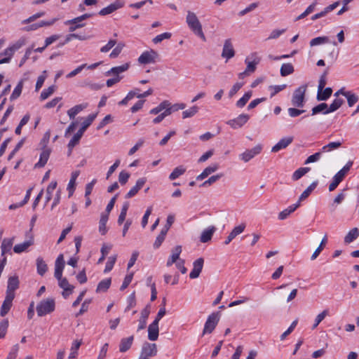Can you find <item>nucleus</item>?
I'll return each mask as SVG.
<instances>
[{
  "label": "nucleus",
  "instance_id": "obj_1",
  "mask_svg": "<svg viewBox=\"0 0 359 359\" xmlns=\"http://www.w3.org/2000/svg\"><path fill=\"white\" fill-rule=\"evenodd\" d=\"M97 113L90 114L82 123L81 128L77 131V133L72 137L68 143L69 154L72 153V149L79 142L83 133L92 124L93 121L97 116Z\"/></svg>",
  "mask_w": 359,
  "mask_h": 359
},
{
  "label": "nucleus",
  "instance_id": "obj_2",
  "mask_svg": "<svg viewBox=\"0 0 359 359\" xmlns=\"http://www.w3.org/2000/svg\"><path fill=\"white\" fill-rule=\"evenodd\" d=\"M186 22L190 29H191L196 35H198L203 41H205V36L203 32L202 25L200 21L198 20L196 15L194 12H187Z\"/></svg>",
  "mask_w": 359,
  "mask_h": 359
},
{
  "label": "nucleus",
  "instance_id": "obj_3",
  "mask_svg": "<svg viewBox=\"0 0 359 359\" xmlns=\"http://www.w3.org/2000/svg\"><path fill=\"white\" fill-rule=\"evenodd\" d=\"M55 302L54 299L48 298L41 301L36 306L37 315L40 317L54 311Z\"/></svg>",
  "mask_w": 359,
  "mask_h": 359
},
{
  "label": "nucleus",
  "instance_id": "obj_4",
  "mask_svg": "<svg viewBox=\"0 0 359 359\" xmlns=\"http://www.w3.org/2000/svg\"><path fill=\"white\" fill-rule=\"evenodd\" d=\"M306 86L302 85L297 88L292 97V104L296 107H303L305 103V93Z\"/></svg>",
  "mask_w": 359,
  "mask_h": 359
},
{
  "label": "nucleus",
  "instance_id": "obj_5",
  "mask_svg": "<svg viewBox=\"0 0 359 359\" xmlns=\"http://www.w3.org/2000/svg\"><path fill=\"white\" fill-rule=\"evenodd\" d=\"M219 312H214L208 317L203 330V335L213 332L219 320Z\"/></svg>",
  "mask_w": 359,
  "mask_h": 359
},
{
  "label": "nucleus",
  "instance_id": "obj_6",
  "mask_svg": "<svg viewBox=\"0 0 359 359\" xmlns=\"http://www.w3.org/2000/svg\"><path fill=\"white\" fill-rule=\"evenodd\" d=\"M158 57V53L156 50L151 49L150 50L143 52L139 57L138 62L143 65L154 63Z\"/></svg>",
  "mask_w": 359,
  "mask_h": 359
},
{
  "label": "nucleus",
  "instance_id": "obj_7",
  "mask_svg": "<svg viewBox=\"0 0 359 359\" xmlns=\"http://www.w3.org/2000/svg\"><path fill=\"white\" fill-rule=\"evenodd\" d=\"M262 149V147L260 144L255 146V147L248 149L243 153L239 155V158L241 160L244 162H248L252 158H253L255 156L258 155Z\"/></svg>",
  "mask_w": 359,
  "mask_h": 359
},
{
  "label": "nucleus",
  "instance_id": "obj_8",
  "mask_svg": "<svg viewBox=\"0 0 359 359\" xmlns=\"http://www.w3.org/2000/svg\"><path fill=\"white\" fill-rule=\"evenodd\" d=\"M260 62V57H258L257 53H252L250 56L246 57L245 60L247 67L245 70L250 74L252 73L256 70V66Z\"/></svg>",
  "mask_w": 359,
  "mask_h": 359
},
{
  "label": "nucleus",
  "instance_id": "obj_9",
  "mask_svg": "<svg viewBox=\"0 0 359 359\" xmlns=\"http://www.w3.org/2000/svg\"><path fill=\"white\" fill-rule=\"evenodd\" d=\"M235 55V50L231 39H226L224 43V46L222 52V57L226 58L227 62L229 59L233 57Z\"/></svg>",
  "mask_w": 359,
  "mask_h": 359
},
{
  "label": "nucleus",
  "instance_id": "obj_10",
  "mask_svg": "<svg viewBox=\"0 0 359 359\" xmlns=\"http://www.w3.org/2000/svg\"><path fill=\"white\" fill-rule=\"evenodd\" d=\"M250 116L248 114H240L237 118L229 120L226 124L230 126L232 128L236 129L242 127L249 120Z\"/></svg>",
  "mask_w": 359,
  "mask_h": 359
},
{
  "label": "nucleus",
  "instance_id": "obj_11",
  "mask_svg": "<svg viewBox=\"0 0 359 359\" xmlns=\"http://www.w3.org/2000/svg\"><path fill=\"white\" fill-rule=\"evenodd\" d=\"M19 280L18 277L16 276L9 277L8 280L7 289L6 292V294L11 295L12 297L15 296V291L19 287Z\"/></svg>",
  "mask_w": 359,
  "mask_h": 359
},
{
  "label": "nucleus",
  "instance_id": "obj_12",
  "mask_svg": "<svg viewBox=\"0 0 359 359\" xmlns=\"http://www.w3.org/2000/svg\"><path fill=\"white\" fill-rule=\"evenodd\" d=\"M124 2L121 0H116L113 4H111L108 6L101 9L99 12V15H106L110 14L118 8H121L123 6Z\"/></svg>",
  "mask_w": 359,
  "mask_h": 359
},
{
  "label": "nucleus",
  "instance_id": "obj_13",
  "mask_svg": "<svg viewBox=\"0 0 359 359\" xmlns=\"http://www.w3.org/2000/svg\"><path fill=\"white\" fill-rule=\"evenodd\" d=\"M204 260L200 257L194 261L193 264V269L189 273V277L191 279L196 278L199 276L203 266Z\"/></svg>",
  "mask_w": 359,
  "mask_h": 359
},
{
  "label": "nucleus",
  "instance_id": "obj_14",
  "mask_svg": "<svg viewBox=\"0 0 359 359\" xmlns=\"http://www.w3.org/2000/svg\"><path fill=\"white\" fill-rule=\"evenodd\" d=\"M151 312V305L147 304L145 308L141 311V316L139 320V325L137 328V331L143 330L146 327L147 325V320Z\"/></svg>",
  "mask_w": 359,
  "mask_h": 359
},
{
  "label": "nucleus",
  "instance_id": "obj_15",
  "mask_svg": "<svg viewBox=\"0 0 359 359\" xmlns=\"http://www.w3.org/2000/svg\"><path fill=\"white\" fill-rule=\"evenodd\" d=\"M141 353L149 358L155 356L157 353V347L156 344H150L148 342L144 343Z\"/></svg>",
  "mask_w": 359,
  "mask_h": 359
},
{
  "label": "nucleus",
  "instance_id": "obj_16",
  "mask_svg": "<svg viewBox=\"0 0 359 359\" xmlns=\"http://www.w3.org/2000/svg\"><path fill=\"white\" fill-rule=\"evenodd\" d=\"M146 182L147 179L145 177L139 178L136 182V184L126 194V198H130L135 196L143 187Z\"/></svg>",
  "mask_w": 359,
  "mask_h": 359
},
{
  "label": "nucleus",
  "instance_id": "obj_17",
  "mask_svg": "<svg viewBox=\"0 0 359 359\" xmlns=\"http://www.w3.org/2000/svg\"><path fill=\"white\" fill-rule=\"evenodd\" d=\"M14 297H12L11 295L6 294V297L4 301L3 302V304L1 306L0 310V316L1 317L5 316L10 311L12 305H13V300L14 299Z\"/></svg>",
  "mask_w": 359,
  "mask_h": 359
},
{
  "label": "nucleus",
  "instance_id": "obj_18",
  "mask_svg": "<svg viewBox=\"0 0 359 359\" xmlns=\"http://www.w3.org/2000/svg\"><path fill=\"white\" fill-rule=\"evenodd\" d=\"M293 141L292 137H287L282 138L271 149L272 152H278L281 149H285Z\"/></svg>",
  "mask_w": 359,
  "mask_h": 359
},
{
  "label": "nucleus",
  "instance_id": "obj_19",
  "mask_svg": "<svg viewBox=\"0 0 359 359\" xmlns=\"http://www.w3.org/2000/svg\"><path fill=\"white\" fill-rule=\"evenodd\" d=\"M51 150L49 148H43L40 154L39 161L34 165L35 168H43L46 164L50 154Z\"/></svg>",
  "mask_w": 359,
  "mask_h": 359
},
{
  "label": "nucleus",
  "instance_id": "obj_20",
  "mask_svg": "<svg viewBox=\"0 0 359 359\" xmlns=\"http://www.w3.org/2000/svg\"><path fill=\"white\" fill-rule=\"evenodd\" d=\"M130 67L128 63H125L121 66L114 67L107 71L105 74L106 76L113 75L114 76H121L120 74L127 71Z\"/></svg>",
  "mask_w": 359,
  "mask_h": 359
},
{
  "label": "nucleus",
  "instance_id": "obj_21",
  "mask_svg": "<svg viewBox=\"0 0 359 359\" xmlns=\"http://www.w3.org/2000/svg\"><path fill=\"white\" fill-rule=\"evenodd\" d=\"M182 252V246L177 245L172 250V255L167 261L166 266H170L180 259V255Z\"/></svg>",
  "mask_w": 359,
  "mask_h": 359
},
{
  "label": "nucleus",
  "instance_id": "obj_22",
  "mask_svg": "<svg viewBox=\"0 0 359 359\" xmlns=\"http://www.w3.org/2000/svg\"><path fill=\"white\" fill-rule=\"evenodd\" d=\"M215 231L216 228L214 226H209L208 229L203 230L200 237V241L201 243L210 241Z\"/></svg>",
  "mask_w": 359,
  "mask_h": 359
},
{
  "label": "nucleus",
  "instance_id": "obj_23",
  "mask_svg": "<svg viewBox=\"0 0 359 359\" xmlns=\"http://www.w3.org/2000/svg\"><path fill=\"white\" fill-rule=\"evenodd\" d=\"M219 165L217 163L212 164L205 168L203 171L196 177V180H203L212 172L217 170Z\"/></svg>",
  "mask_w": 359,
  "mask_h": 359
},
{
  "label": "nucleus",
  "instance_id": "obj_24",
  "mask_svg": "<svg viewBox=\"0 0 359 359\" xmlns=\"http://www.w3.org/2000/svg\"><path fill=\"white\" fill-rule=\"evenodd\" d=\"M34 244V240L31 238L29 240L26 241L22 243L17 244L13 248V251L15 253H21L25 252L28 248Z\"/></svg>",
  "mask_w": 359,
  "mask_h": 359
},
{
  "label": "nucleus",
  "instance_id": "obj_25",
  "mask_svg": "<svg viewBox=\"0 0 359 359\" xmlns=\"http://www.w3.org/2000/svg\"><path fill=\"white\" fill-rule=\"evenodd\" d=\"M134 337L133 336H130L127 338H123L119 344V351L120 352L124 353L128 351L133 342Z\"/></svg>",
  "mask_w": 359,
  "mask_h": 359
},
{
  "label": "nucleus",
  "instance_id": "obj_26",
  "mask_svg": "<svg viewBox=\"0 0 359 359\" xmlns=\"http://www.w3.org/2000/svg\"><path fill=\"white\" fill-rule=\"evenodd\" d=\"M88 107L87 103H83L80 104H77L70 109L67 111V114L70 119H74L75 116L80 113L81 111H83L84 109H86Z\"/></svg>",
  "mask_w": 359,
  "mask_h": 359
},
{
  "label": "nucleus",
  "instance_id": "obj_27",
  "mask_svg": "<svg viewBox=\"0 0 359 359\" xmlns=\"http://www.w3.org/2000/svg\"><path fill=\"white\" fill-rule=\"evenodd\" d=\"M299 206V202L289 206L278 214V219L284 220Z\"/></svg>",
  "mask_w": 359,
  "mask_h": 359
},
{
  "label": "nucleus",
  "instance_id": "obj_28",
  "mask_svg": "<svg viewBox=\"0 0 359 359\" xmlns=\"http://www.w3.org/2000/svg\"><path fill=\"white\" fill-rule=\"evenodd\" d=\"M80 172L79 170L74 171L71 175V178L67 185V190L69 191V196H71L75 189L76 180L79 177Z\"/></svg>",
  "mask_w": 359,
  "mask_h": 359
},
{
  "label": "nucleus",
  "instance_id": "obj_29",
  "mask_svg": "<svg viewBox=\"0 0 359 359\" xmlns=\"http://www.w3.org/2000/svg\"><path fill=\"white\" fill-rule=\"evenodd\" d=\"M332 93V89L330 87L324 88L323 90H318L317 100L318 101H325L328 100Z\"/></svg>",
  "mask_w": 359,
  "mask_h": 359
},
{
  "label": "nucleus",
  "instance_id": "obj_30",
  "mask_svg": "<svg viewBox=\"0 0 359 359\" xmlns=\"http://www.w3.org/2000/svg\"><path fill=\"white\" fill-rule=\"evenodd\" d=\"M22 46V43L18 41L13 46L7 48L6 50H4V52L1 53L0 56L5 55L6 57H9L10 58H12L15 51L20 49Z\"/></svg>",
  "mask_w": 359,
  "mask_h": 359
},
{
  "label": "nucleus",
  "instance_id": "obj_31",
  "mask_svg": "<svg viewBox=\"0 0 359 359\" xmlns=\"http://www.w3.org/2000/svg\"><path fill=\"white\" fill-rule=\"evenodd\" d=\"M14 238H5L3 240L1 245V255L4 256L6 253L11 251L13 244Z\"/></svg>",
  "mask_w": 359,
  "mask_h": 359
},
{
  "label": "nucleus",
  "instance_id": "obj_32",
  "mask_svg": "<svg viewBox=\"0 0 359 359\" xmlns=\"http://www.w3.org/2000/svg\"><path fill=\"white\" fill-rule=\"evenodd\" d=\"M359 236V230L355 227L352 229L344 237V243L349 244L355 240Z\"/></svg>",
  "mask_w": 359,
  "mask_h": 359
},
{
  "label": "nucleus",
  "instance_id": "obj_33",
  "mask_svg": "<svg viewBox=\"0 0 359 359\" xmlns=\"http://www.w3.org/2000/svg\"><path fill=\"white\" fill-rule=\"evenodd\" d=\"M36 269L37 273L41 276H43L48 270L47 264L43 258L40 257L36 259Z\"/></svg>",
  "mask_w": 359,
  "mask_h": 359
},
{
  "label": "nucleus",
  "instance_id": "obj_34",
  "mask_svg": "<svg viewBox=\"0 0 359 359\" xmlns=\"http://www.w3.org/2000/svg\"><path fill=\"white\" fill-rule=\"evenodd\" d=\"M109 219V215L107 214H101L100 222H99V231L102 235L106 234L107 229L106 226L107 222Z\"/></svg>",
  "mask_w": 359,
  "mask_h": 359
},
{
  "label": "nucleus",
  "instance_id": "obj_35",
  "mask_svg": "<svg viewBox=\"0 0 359 359\" xmlns=\"http://www.w3.org/2000/svg\"><path fill=\"white\" fill-rule=\"evenodd\" d=\"M344 179V177L337 172L333 177L332 181L329 185V191H333L335 190Z\"/></svg>",
  "mask_w": 359,
  "mask_h": 359
},
{
  "label": "nucleus",
  "instance_id": "obj_36",
  "mask_svg": "<svg viewBox=\"0 0 359 359\" xmlns=\"http://www.w3.org/2000/svg\"><path fill=\"white\" fill-rule=\"evenodd\" d=\"M111 283V278H106L101 280L97 287L96 292H106L110 287Z\"/></svg>",
  "mask_w": 359,
  "mask_h": 359
},
{
  "label": "nucleus",
  "instance_id": "obj_37",
  "mask_svg": "<svg viewBox=\"0 0 359 359\" xmlns=\"http://www.w3.org/2000/svg\"><path fill=\"white\" fill-rule=\"evenodd\" d=\"M170 105V102L168 100H164L161 102L156 107L150 110L149 113L151 114H157L162 111L163 110H167L169 109V106Z\"/></svg>",
  "mask_w": 359,
  "mask_h": 359
},
{
  "label": "nucleus",
  "instance_id": "obj_38",
  "mask_svg": "<svg viewBox=\"0 0 359 359\" xmlns=\"http://www.w3.org/2000/svg\"><path fill=\"white\" fill-rule=\"evenodd\" d=\"M318 185V181H315L313 182H312L308 187L306 190H304L303 191V193L301 194V196H299V201L300 203V201H304V199H306V198L309 197V196L311 194V193L316 189V187H317Z\"/></svg>",
  "mask_w": 359,
  "mask_h": 359
},
{
  "label": "nucleus",
  "instance_id": "obj_39",
  "mask_svg": "<svg viewBox=\"0 0 359 359\" xmlns=\"http://www.w3.org/2000/svg\"><path fill=\"white\" fill-rule=\"evenodd\" d=\"M311 168L309 167H302L297 169L292 175V179L293 181H297L301 177H302L304 175L310 171Z\"/></svg>",
  "mask_w": 359,
  "mask_h": 359
},
{
  "label": "nucleus",
  "instance_id": "obj_40",
  "mask_svg": "<svg viewBox=\"0 0 359 359\" xmlns=\"http://www.w3.org/2000/svg\"><path fill=\"white\" fill-rule=\"evenodd\" d=\"M326 110H328V105L326 103L323 102L312 108L311 115L314 116L320 113H323V114H327L328 113L325 112Z\"/></svg>",
  "mask_w": 359,
  "mask_h": 359
},
{
  "label": "nucleus",
  "instance_id": "obj_41",
  "mask_svg": "<svg viewBox=\"0 0 359 359\" xmlns=\"http://www.w3.org/2000/svg\"><path fill=\"white\" fill-rule=\"evenodd\" d=\"M344 100L341 98L334 99L332 104L328 107V110H326V113H332L337 111L343 104Z\"/></svg>",
  "mask_w": 359,
  "mask_h": 359
},
{
  "label": "nucleus",
  "instance_id": "obj_42",
  "mask_svg": "<svg viewBox=\"0 0 359 359\" xmlns=\"http://www.w3.org/2000/svg\"><path fill=\"white\" fill-rule=\"evenodd\" d=\"M158 327L149 325L148 327V338L151 341H156L158 337Z\"/></svg>",
  "mask_w": 359,
  "mask_h": 359
},
{
  "label": "nucleus",
  "instance_id": "obj_43",
  "mask_svg": "<svg viewBox=\"0 0 359 359\" xmlns=\"http://www.w3.org/2000/svg\"><path fill=\"white\" fill-rule=\"evenodd\" d=\"M294 72V67L290 63H284L280 67V75L282 76H288Z\"/></svg>",
  "mask_w": 359,
  "mask_h": 359
},
{
  "label": "nucleus",
  "instance_id": "obj_44",
  "mask_svg": "<svg viewBox=\"0 0 359 359\" xmlns=\"http://www.w3.org/2000/svg\"><path fill=\"white\" fill-rule=\"evenodd\" d=\"M345 97L347 99V103L349 107H353L359 100L358 95L351 91H347Z\"/></svg>",
  "mask_w": 359,
  "mask_h": 359
},
{
  "label": "nucleus",
  "instance_id": "obj_45",
  "mask_svg": "<svg viewBox=\"0 0 359 359\" xmlns=\"http://www.w3.org/2000/svg\"><path fill=\"white\" fill-rule=\"evenodd\" d=\"M341 146V142H332L323 146L321 152H329L334 149H339Z\"/></svg>",
  "mask_w": 359,
  "mask_h": 359
},
{
  "label": "nucleus",
  "instance_id": "obj_46",
  "mask_svg": "<svg viewBox=\"0 0 359 359\" xmlns=\"http://www.w3.org/2000/svg\"><path fill=\"white\" fill-rule=\"evenodd\" d=\"M185 171L186 169L182 165L177 166L170 173L169 179L170 180H174L179 177L180 175H183L185 172Z\"/></svg>",
  "mask_w": 359,
  "mask_h": 359
},
{
  "label": "nucleus",
  "instance_id": "obj_47",
  "mask_svg": "<svg viewBox=\"0 0 359 359\" xmlns=\"http://www.w3.org/2000/svg\"><path fill=\"white\" fill-rule=\"evenodd\" d=\"M57 187V182L52 181L46 189V204H47L52 198V194Z\"/></svg>",
  "mask_w": 359,
  "mask_h": 359
},
{
  "label": "nucleus",
  "instance_id": "obj_48",
  "mask_svg": "<svg viewBox=\"0 0 359 359\" xmlns=\"http://www.w3.org/2000/svg\"><path fill=\"white\" fill-rule=\"evenodd\" d=\"M252 92L248 91L244 94V95L239 99L236 102V107L238 108H243L248 102L252 97Z\"/></svg>",
  "mask_w": 359,
  "mask_h": 359
},
{
  "label": "nucleus",
  "instance_id": "obj_49",
  "mask_svg": "<svg viewBox=\"0 0 359 359\" xmlns=\"http://www.w3.org/2000/svg\"><path fill=\"white\" fill-rule=\"evenodd\" d=\"M128 208H129V203L125 202L122 206L121 213L118 216V221H117V222L119 225L122 224L123 222H124V220L126 219V217L127 215V211L128 210Z\"/></svg>",
  "mask_w": 359,
  "mask_h": 359
},
{
  "label": "nucleus",
  "instance_id": "obj_50",
  "mask_svg": "<svg viewBox=\"0 0 359 359\" xmlns=\"http://www.w3.org/2000/svg\"><path fill=\"white\" fill-rule=\"evenodd\" d=\"M327 241V236H325L324 238H323V240L321 241L319 246L316 248V250L314 251V252L311 255V260H314L318 257L320 253L323 250L324 246L325 245Z\"/></svg>",
  "mask_w": 359,
  "mask_h": 359
},
{
  "label": "nucleus",
  "instance_id": "obj_51",
  "mask_svg": "<svg viewBox=\"0 0 359 359\" xmlns=\"http://www.w3.org/2000/svg\"><path fill=\"white\" fill-rule=\"evenodd\" d=\"M329 38L327 36H318L316 38H314L310 41V46H318L324 43H329Z\"/></svg>",
  "mask_w": 359,
  "mask_h": 359
},
{
  "label": "nucleus",
  "instance_id": "obj_52",
  "mask_svg": "<svg viewBox=\"0 0 359 359\" xmlns=\"http://www.w3.org/2000/svg\"><path fill=\"white\" fill-rule=\"evenodd\" d=\"M81 345V341L76 340L74 341V343L72 344V346L71 347V352L69 355V359L75 358L76 357L77 351Z\"/></svg>",
  "mask_w": 359,
  "mask_h": 359
},
{
  "label": "nucleus",
  "instance_id": "obj_53",
  "mask_svg": "<svg viewBox=\"0 0 359 359\" xmlns=\"http://www.w3.org/2000/svg\"><path fill=\"white\" fill-rule=\"evenodd\" d=\"M59 286L63 289V290H69V293H72L74 287L70 285L66 278L61 279L58 281Z\"/></svg>",
  "mask_w": 359,
  "mask_h": 359
},
{
  "label": "nucleus",
  "instance_id": "obj_54",
  "mask_svg": "<svg viewBox=\"0 0 359 359\" xmlns=\"http://www.w3.org/2000/svg\"><path fill=\"white\" fill-rule=\"evenodd\" d=\"M198 111V107L197 106H193L189 109H187L182 112V118H187L194 116Z\"/></svg>",
  "mask_w": 359,
  "mask_h": 359
},
{
  "label": "nucleus",
  "instance_id": "obj_55",
  "mask_svg": "<svg viewBox=\"0 0 359 359\" xmlns=\"http://www.w3.org/2000/svg\"><path fill=\"white\" fill-rule=\"evenodd\" d=\"M23 84L22 81H20L18 84L15 88L14 90L13 91L10 99L11 100H14L17 99L21 94L22 90Z\"/></svg>",
  "mask_w": 359,
  "mask_h": 359
},
{
  "label": "nucleus",
  "instance_id": "obj_56",
  "mask_svg": "<svg viewBox=\"0 0 359 359\" xmlns=\"http://www.w3.org/2000/svg\"><path fill=\"white\" fill-rule=\"evenodd\" d=\"M116 255L111 256L108 258V260L106 263L105 269L104 270V273H108L111 271L115 264L116 261Z\"/></svg>",
  "mask_w": 359,
  "mask_h": 359
},
{
  "label": "nucleus",
  "instance_id": "obj_57",
  "mask_svg": "<svg viewBox=\"0 0 359 359\" xmlns=\"http://www.w3.org/2000/svg\"><path fill=\"white\" fill-rule=\"evenodd\" d=\"M55 90V86H49L48 88L43 90L41 93V95H40L41 100H44L46 99H47L49 96H50L54 93Z\"/></svg>",
  "mask_w": 359,
  "mask_h": 359
},
{
  "label": "nucleus",
  "instance_id": "obj_58",
  "mask_svg": "<svg viewBox=\"0 0 359 359\" xmlns=\"http://www.w3.org/2000/svg\"><path fill=\"white\" fill-rule=\"evenodd\" d=\"M328 315V311L327 310H324L323 312L319 313L316 319L315 323L312 326V329H315L318 327V325L324 320V318Z\"/></svg>",
  "mask_w": 359,
  "mask_h": 359
},
{
  "label": "nucleus",
  "instance_id": "obj_59",
  "mask_svg": "<svg viewBox=\"0 0 359 359\" xmlns=\"http://www.w3.org/2000/svg\"><path fill=\"white\" fill-rule=\"evenodd\" d=\"M125 46L123 43H118L116 46L113 49L111 53L109 55V57L111 58H116L117 57L119 54L121 53L123 47Z\"/></svg>",
  "mask_w": 359,
  "mask_h": 359
},
{
  "label": "nucleus",
  "instance_id": "obj_60",
  "mask_svg": "<svg viewBox=\"0 0 359 359\" xmlns=\"http://www.w3.org/2000/svg\"><path fill=\"white\" fill-rule=\"evenodd\" d=\"M172 34L170 32H164L163 34L157 35L152 39V41L154 43H161L164 39H169L171 37Z\"/></svg>",
  "mask_w": 359,
  "mask_h": 359
},
{
  "label": "nucleus",
  "instance_id": "obj_61",
  "mask_svg": "<svg viewBox=\"0 0 359 359\" xmlns=\"http://www.w3.org/2000/svg\"><path fill=\"white\" fill-rule=\"evenodd\" d=\"M8 327V320L7 319H4L0 323V339H2L5 337Z\"/></svg>",
  "mask_w": 359,
  "mask_h": 359
},
{
  "label": "nucleus",
  "instance_id": "obj_62",
  "mask_svg": "<svg viewBox=\"0 0 359 359\" xmlns=\"http://www.w3.org/2000/svg\"><path fill=\"white\" fill-rule=\"evenodd\" d=\"M130 173L125 171V170H122L120 173H119V175H118V182H120V184L121 185H124L127 183V182L128 181V179L130 178Z\"/></svg>",
  "mask_w": 359,
  "mask_h": 359
},
{
  "label": "nucleus",
  "instance_id": "obj_63",
  "mask_svg": "<svg viewBox=\"0 0 359 359\" xmlns=\"http://www.w3.org/2000/svg\"><path fill=\"white\" fill-rule=\"evenodd\" d=\"M285 31H286V29H273L271 31L270 35L267 38V40L278 39L281 34H284L285 32Z\"/></svg>",
  "mask_w": 359,
  "mask_h": 359
},
{
  "label": "nucleus",
  "instance_id": "obj_64",
  "mask_svg": "<svg viewBox=\"0 0 359 359\" xmlns=\"http://www.w3.org/2000/svg\"><path fill=\"white\" fill-rule=\"evenodd\" d=\"M244 85L243 82L236 83L229 92V97H232Z\"/></svg>",
  "mask_w": 359,
  "mask_h": 359
}]
</instances>
